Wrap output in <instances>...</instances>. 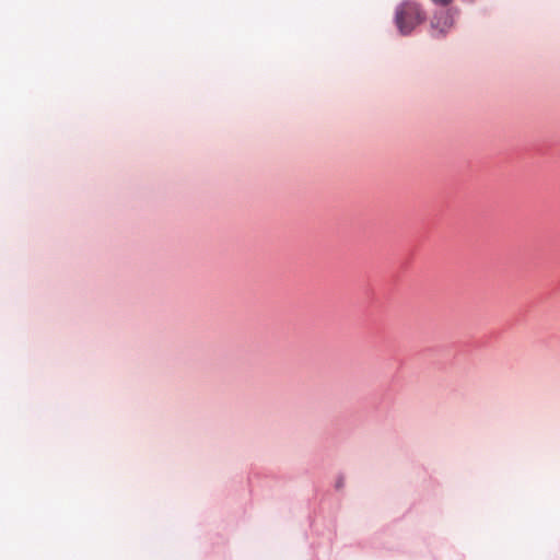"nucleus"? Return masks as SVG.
I'll list each match as a JSON object with an SVG mask.
<instances>
[{"label":"nucleus","mask_w":560,"mask_h":560,"mask_svg":"<svg viewBox=\"0 0 560 560\" xmlns=\"http://www.w3.org/2000/svg\"><path fill=\"white\" fill-rule=\"evenodd\" d=\"M423 20L424 14L415 2H404L396 10L395 22L402 35L410 34Z\"/></svg>","instance_id":"nucleus-1"},{"label":"nucleus","mask_w":560,"mask_h":560,"mask_svg":"<svg viewBox=\"0 0 560 560\" xmlns=\"http://www.w3.org/2000/svg\"><path fill=\"white\" fill-rule=\"evenodd\" d=\"M454 24V15L451 10H440L431 21L432 28L439 34H445Z\"/></svg>","instance_id":"nucleus-2"},{"label":"nucleus","mask_w":560,"mask_h":560,"mask_svg":"<svg viewBox=\"0 0 560 560\" xmlns=\"http://www.w3.org/2000/svg\"><path fill=\"white\" fill-rule=\"evenodd\" d=\"M434 3H438V4H442V5H447L448 3L452 2V0H432Z\"/></svg>","instance_id":"nucleus-3"}]
</instances>
